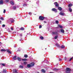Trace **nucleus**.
Returning a JSON list of instances; mask_svg holds the SVG:
<instances>
[{
  "mask_svg": "<svg viewBox=\"0 0 73 73\" xmlns=\"http://www.w3.org/2000/svg\"><path fill=\"white\" fill-rule=\"evenodd\" d=\"M27 63L26 62H23V63H24V64H25V65H26V64H27Z\"/></svg>",
  "mask_w": 73,
  "mask_h": 73,
  "instance_id": "nucleus-37",
  "label": "nucleus"
},
{
  "mask_svg": "<svg viewBox=\"0 0 73 73\" xmlns=\"http://www.w3.org/2000/svg\"><path fill=\"white\" fill-rule=\"evenodd\" d=\"M60 15H61V16H64V13H62L61 12L60 13Z\"/></svg>",
  "mask_w": 73,
  "mask_h": 73,
  "instance_id": "nucleus-24",
  "label": "nucleus"
},
{
  "mask_svg": "<svg viewBox=\"0 0 73 73\" xmlns=\"http://www.w3.org/2000/svg\"><path fill=\"white\" fill-rule=\"evenodd\" d=\"M11 31H13V27H11Z\"/></svg>",
  "mask_w": 73,
  "mask_h": 73,
  "instance_id": "nucleus-40",
  "label": "nucleus"
},
{
  "mask_svg": "<svg viewBox=\"0 0 73 73\" xmlns=\"http://www.w3.org/2000/svg\"><path fill=\"white\" fill-rule=\"evenodd\" d=\"M0 33H1V31H0Z\"/></svg>",
  "mask_w": 73,
  "mask_h": 73,
  "instance_id": "nucleus-54",
  "label": "nucleus"
},
{
  "mask_svg": "<svg viewBox=\"0 0 73 73\" xmlns=\"http://www.w3.org/2000/svg\"><path fill=\"white\" fill-rule=\"evenodd\" d=\"M40 38L41 39V40L44 39V37H43V36H40Z\"/></svg>",
  "mask_w": 73,
  "mask_h": 73,
  "instance_id": "nucleus-31",
  "label": "nucleus"
},
{
  "mask_svg": "<svg viewBox=\"0 0 73 73\" xmlns=\"http://www.w3.org/2000/svg\"><path fill=\"white\" fill-rule=\"evenodd\" d=\"M13 73H17V70H16V69H13Z\"/></svg>",
  "mask_w": 73,
  "mask_h": 73,
  "instance_id": "nucleus-13",
  "label": "nucleus"
},
{
  "mask_svg": "<svg viewBox=\"0 0 73 73\" xmlns=\"http://www.w3.org/2000/svg\"><path fill=\"white\" fill-rule=\"evenodd\" d=\"M73 57H72V58H71L69 60L70 61H72L73 59Z\"/></svg>",
  "mask_w": 73,
  "mask_h": 73,
  "instance_id": "nucleus-36",
  "label": "nucleus"
},
{
  "mask_svg": "<svg viewBox=\"0 0 73 73\" xmlns=\"http://www.w3.org/2000/svg\"><path fill=\"white\" fill-rule=\"evenodd\" d=\"M72 3H70L68 5V7L69 8V7H72Z\"/></svg>",
  "mask_w": 73,
  "mask_h": 73,
  "instance_id": "nucleus-16",
  "label": "nucleus"
},
{
  "mask_svg": "<svg viewBox=\"0 0 73 73\" xmlns=\"http://www.w3.org/2000/svg\"><path fill=\"white\" fill-rule=\"evenodd\" d=\"M52 11H54V12H55L56 13L57 12V9L54 8H52Z\"/></svg>",
  "mask_w": 73,
  "mask_h": 73,
  "instance_id": "nucleus-4",
  "label": "nucleus"
},
{
  "mask_svg": "<svg viewBox=\"0 0 73 73\" xmlns=\"http://www.w3.org/2000/svg\"><path fill=\"white\" fill-rule=\"evenodd\" d=\"M42 28V26L41 25H40L39 27V28Z\"/></svg>",
  "mask_w": 73,
  "mask_h": 73,
  "instance_id": "nucleus-42",
  "label": "nucleus"
},
{
  "mask_svg": "<svg viewBox=\"0 0 73 73\" xmlns=\"http://www.w3.org/2000/svg\"><path fill=\"white\" fill-rule=\"evenodd\" d=\"M44 19H45V17H43L42 16H40L39 17V19L41 21H42V20H43Z\"/></svg>",
  "mask_w": 73,
  "mask_h": 73,
  "instance_id": "nucleus-2",
  "label": "nucleus"
},
{
  "mask_svg": "<svg viewBox=\"0 0 73 73\" xmlns=\"http://www.w3.org/2000/svg\"><path fill=\"white\" fill-rule=\"evenodd\" d=\"M19 68H21L22 69H23V68H24V67L22 65H20L19 66Z\"/></svg>",
  "mask_w": 73,
  "mask_h": 73,
  "instance_id": "nucleus-20",
  "label": "nucleus"
},
{
  "mask_svg": "<svg viewBox=\"0 0 73 73\" xmlns=\"http://www.w3.org/2000/svg\"><path fill=\"white\" fill-rule=\"evenodd\" d=\"M59 69H58L57 68H55L54 69V70H58Z\"/></svg>",
  "mask_w": 73,
  "mask_h": 73,
  "instance_id": "nucleus-29",
  "label": "nucleus"
},
{
  "mask_svg": "<svg viewBox=\"0 0 73 73\" xmlns=\"http://www.w3.org/2000/svg\"><path fill=\"white\" fill-rule=\"evenodd\" d=\"M50 73H53V72H50Z\"/></svg>",
  "mask_w": 73,
  "mask_h": 73,
  "instance_id": "nucleus-52",
  "label": "nucleus"
},
{
  "mask_svg": "<svg viewBox=\"0 0 73 73\" xmlns=\"http://www.w3.org/2000/svg\"><path fill=\"white\" fill-rule=\"evenodd\" d=\"M20 29L21 31H24V28L23 27H22L20 28Z\"/></svg>",
  "mask_w": 73,
  "mask_h": 73,
  "instance_id": "nucleus-21",
  "label": "nucleus"
},
{
  "mask_svg": "<svg viewBox=\"0 0 73 73\" xmlns=\"http://www.w3.org/2000/svg\"><path fill=\"white\" fill-rule=\"evenodd\" d=\"M59 61H62V59H60Z\"/></svg>",
  "mask_w": 73,
  "mask_h": 73,
  "instance_id": "nucleus-47",
  "label": "nucleus"
},
{
  "mask_svg": "<svg viewBox=\"0 0 73 73\" xmlns=\"http://www.w3.org/2000/svg\"><path fill=\"white\" fill-rule=\"evenodd\" d=\"M13 59L14 60H16V56H15L13 58Z\"/></svg>",
  "mask_w": 73,
  "mask_h": 73,
  "instance_id": "nucleus-23",
  "label": "nucleus"
},
{
  "mask_svg": "<svg viewBox=\"0 0 73 73\" xmlns=\"http://www.w3.org/2000/svg\"><path fill=\"white\" fill-rule=\"evenodd\" d=\"M9 20L11 21V22L12 23L15 22V20L13 18H10Z\"/></svg>",
  "mask_w": 73,
  "mask_h": 73,
  "instance_id": "nucleus-5",
  "label": "nucleus"
},
{
  "mask_svg": "<svg viewBox=\"0 0 73 73\" xmlns=\"http://www.w3.org/2000/svg\"><path fill=\"white\" fill-rule=\"evenodd\" d=\"M60 31L61 33H64L65 32V31H64V30L63 29H61L60 30Z\"/></svg>",
  "mask_w": 73,
  "mask_h": 73,
  "instance_id": "nucleus-8",
  "label": "nucleus"
},
{
  "mask_svg": "<svg viewBox=\"0 0 73 73\" xmlns=\"http://www.w3.org/2000/svg\"><path fill=\"white\" fill-rule=\"evenodd\" d=\"M56 45L58 48H60V46L58 44H56Z\"/></svg>",
  "mask_w": 73,
  "mask_h": 73,
  "instance_id": "nucleus-22",
  "label": "nucleus"
},
{
  "mask_svg": "<svg viewBox=\"0 0 73 73\" xmlns=\"http://www.w3.org/2000/svg\"><path fill=\"white\" fill-rule=\"evenodd\" d=\"M14 47L15 48V47H16V46H14Z\"/></svg>",
  "mask_w": 73,
  "mask_h": 73,
  "instance_id": "nucleus-55",
  "label": "nucleus"
},
{
  "mask_svg": "<svg viewBox=\"0 0 73 73\" xmlns=\"http://www.w3.org/2000/svg\"><path fill=\"white\" fill-rule=\"evenodd\" d=\"M6 52H8V53H9L10 54H11V52L8 49H6Z\"/></svg>",
  "mask_w": 73,
  "mask_h": 73,
  "instance_id": "nucleus-11",
  "label": "nucleus"
},
{
  "mask_svg": "<svg viewBox=\"0 0 73 73\" xmlns=\"http://www.w3.org/2000/svg\"><path fill=\"white\" fill-rule=\"evenodd\" d=\"M5 25H2V27H5Z\"/></svg>",
  "mask_w": 73,
  "mask_h": 73,
  "instance_id": "nucleus-43",
  "label": "nucleus"
},
{
  "mask_svg": "<svg viewBox=\"0 0 73 73\" xmlns=\"http://www.w3.org/2000/svg\"><path fill=\"white\" fill-rule=\"evenodd\" d=\"M22 61H27V58L22 59Z\"/></svg>",
  "mask_w": 73,
  "mask_h": 73,
  "instance_id": "nucleus-26",
  "label": "nucleus"
},
{
  "mask_svg": "<svg viewBox=\"0 0 73 73\" xmlns=\"http://www.w3.org/2000/svg\"><path fill=\"white\" fill-rule=\"evenodd\" d=\"M1 52H6L7 51V50L2 49H1Z\"/></svg>",
  "mask_w": 73,
  "mask_h": 73,
  "instance_id": "nucleus-15",
  "label": "nucleus"
},
{
  "mask_svg": "<svg viewBox=\"0 0 73 73\" xmlns=\"http://www.w3.org/2000/svg\"><path fill=\"white\" fill-rule=\"evenodd\" d=\"M24 57H25V58H27L28 57V55L27 54H25Z\"/></svg>",
  "mask_w": 73,
  "mask_h": 73,
  "instance_id": "nucleus-27",
  "label": "nucleus"
},
{
  "mask_svg": "<svg viewBox=\"0 0 73 73\" xmlns=\"http://www.w3.org/2000/svg\"><path fill=\"white\" fill-rule=\"evenodd\" d=\"M37 73H40L39 72H37Z\"/></svg>",
  "mask_w": 73,
  "mask_h": 73,
  "instance_id": "nucleus-53",
  "label": "nucleus"
},
{
  "mask_svg": "<svg viewBox=\"0 0 73 73\" xmlns=\"http://www.w3.org/2000/svg\"><path fill=\"white\" fill-rule=\"evenodd\" d=\"M30 65L31 67H33V66H34V65H35V63L33 62L31 63L30 64Z\"/></svg>",
  "mask_w": 73,
  "mask_h": 73,
  "instance_id": "nucleus-6",
  "label": "nucleus"
},
{
  "mask_svg": "<svg viewBox=\"0 0 73 73\" xmlns=\"http://www.w3.org/2000/svg\"><path fill=\"white\" fill-rule=\"evenodd\" d=\"M6 12V10H5V9L4 10V11H3L4 13H5Z\"/></svg>",
  "mask_w": 73,
  "mask_h": 73,
  "instance_id": "nucleus-38",
  "label": "nucleus"
},
{
  "mask_svg": "<svg viewBox=\"0 0 73 73\" xmlns=\"http://www.w3.org/2000/svg\"><path fill=\"white\" fill-rule=\"evenodd\" d=\"M41 72L42 73H45V70H44V69H42L41 70Z\"/></svg>",
  "mask_w": 73,
  "mask_h": 73,
  "instance_id": "nucleus-17",
  "label": "nucleus"
},
{
  "mask_svg": "<svg viewBox=\"0 0 73 73\" xmlns=\"http://www.w3.org/2000/svg\"><path fill=\"white\" fill-rule=\"evenodd\" d=\"M27 67L28 68H31V64H28L27 65Z\"/></svg>",
  "mask_w": 73,
  "mask_h": 73,
  "instance_id": "nucleus-19",
  "label": "nucleus"
},
{
  "mask_svg": "<svg viewBox=\"0 0 73 73\" xmlns=\"http://www.w3.org/2000/svg\"><path fill=\"white\" fill-rule=\"evenodd\" d=\"M61 48L62 49H63V48H65V46H64V45H62L61 47Z\"/></svg>",
  "mask_w": 73,
  "mask_h": 73,
  "instance_id": "nucleus-25",
  "label": "nucleus"
},
{
  "mask_svg": "<svg viewBox=\"0 0 73 73\" xmlns=\"http://www.w3.org/2000/svg\"><path fill=\"white\" fill-rule=\"evenodd\" d=\"M68 10L70 12H72V9L70 7H69Z\"/></svg>",
  "mask_w": 73,
  "mask_h": 73,
  "instance_id": "nucleus-10",
  "label": "nucleus"
},
{
  "mask_svg": "<svg viewBox=\"0 0 73 73\" xmlns=\"http://www.w3.org/2000/svg\"><path fill=\"white\" fill-rule=\"evenodd\" d=\"M20 36L21 37V39L19 40L20 41H21L22 40V37H23V34H20Z\"/></svg>",
  "mask_w": 73,
  "mask_h": 73,
  "instance_id": "nucleus-7",
  "label": "nucleus"
},
{
  "mask_svg": "<svg viewBox=\"0 0 73 73\" xmlns=\"http://www.w3.org/2000/svg\"><path fill=\"white\" fill-rule=\"evenodd\" d=\"M1 23V21H0V23Z\"/></svg>",
  "mask_w": 73,
  "mask_h": 73,
  "instance_id": "nucleus-50",
  "label": "nucleus"
},
{
  "mask_svg": "<svg viewBox=\"0 0 73 73\" xmlns=\"http://www.w3.org/2000/svg\"><path fill=\"white\" fill-rule=\"evenodd\" d=\"M13 9H14V10H15L16 9V6H14L13 7Z\"/></svg>",
  "mask_w": 73,
  "mask_h": 73,
  "instance_id": "nucleus-30",
  "label": "nucleus"
},
{
  "mask_svg": "<svg viewBox=\"0 0 73 73\" xmlns=\"http://www.w3.org/2000/svg\"><path fill=\"white\" fill-rule=\"evenodd\" d=\"M4 3V2H3V1L1 0L0 1V4H3Z\"/></svg>",
  "mask_w": 73,
  "mask_h": 73,
  "instance_id": "nucleus-14",
  "label": "nucleus"
},
{
  "mask_svg": "<svg viewBox=\"0 0 73 73\" xmlns=\"http://www.w3.org/2000/svg\"><path fill=\"white\" fill-rule=\"evenodd\" d=\"M58 10H59V11H62V9L61 7H58Z\"/></svg>",
  "mask_w": 73,
  "mask_h": 73,
  "instance_id": "nucleus-9",
  "label": "nucleus"
},
{
  "mask_svg": "<svg viewBox=\"0 0 73 73\" xmlns=\"http://www.w3.org/2000/svg\"><path fill=\"white\" fill-rule=\"evenodd\" d=\"M58 31H57L52 32V34L53 35H58Z\"/></svg>",
  "mask_w": 73,
  "mask_h": 73,
  "instance_id": "nucleus-3",
  "label": "nucleus"
},
{
  "mask_svg": "<svg viewBox=\"0 0 73 73\" xmlns=\"http://www.w3.org/2000/svg\"><path fill=\"white\" fill-rule=\"evenodd\" d=\"M44 23H46V21H44Z\"/></svg>",
  "mask_w": 73,
  "mask_h": 73,
  "instance_id": "nucleus-49",
  "label": "nucleus"
},
{
  "mask_svg": "<svg viewBox=\"0 0 73 73\" xmlns=\"http://www.w3.org/2000/svg\"><path fill=\"white\" fill-rule=\"evenodd\" d=\"M10 4H11V5H14V4H15V3H14V2H13V1L10 2Z\"/></svg>",
  "mask_w": 73,
  "mask_h": 73,
  "instance_id": "nucleus-18",
  "label": "nucleus"
},
{
  "mask_svg": "<svg viewBox=\"0 0 73 73\" xmlns=\"http://www.w3.org/2000/svg\"><path fill=\"white\" fill-rule=\"evenodd\" d=\"M0 44H2V43H1V42H0Z\"/></svg>",
  "mask_w": 73,
  "mask_h": 73,
  "instance_id": "nucleus-51",
  "label": "nucleus"
},
{
  "mask_svg": "<svg viewBox=\"0 0 73 73\" xmlns=\"http://www.w3.org/2000/svg\"><path fill=\"white\" fill-rule=\"evenodd\" d=\"M29 15H32V13L31 12H30L29 13Z\"/></svg>",
  "mask_w": 73,
  "mask_h": 73,
  "instance_id": "nucleus-46",
  "label": "nucleus"
},
{
  "mask_svg": "<svg viewBox=\"0 0 73 73\" xmlns=\"http://www.w3.org/2000/svg\"><path fill=\"white\" fill-rule=\"evenodd\" d=\"M1 20H4V18H3V17H1L0 18Z\"/></svg>",
  "mask_w": 73,
  "mask_h": 73,
  "instance_id": "nucleus-35",
  "label": "nucleus"
},
{
  "mask_svg": "<svg viewBox=\"0 0 73 73\" xmlns=\"http://www.w3.org/2000/svg\"><path fill=\"white\" fill-rule=\"evenodd\" d=\"M26 5H27L25 4H24L23 5V7H25V6H26Z\"/></svg>",
  "mask_w": 73,
  "mask_h": 73,
  "instance_id": "nucleus-45",
  "label": "nucleus"
},
{
  "mask_svg": "<svg viewBox=\"0 0 73 73\" xmlns=\"http://www.w3.org/2000/svg\"><path fill=\"white\" fill-rule=\"evenodd\" d=\"M70 71H71V69L69 68H66V73H70Z\"/></svg>",
  "mask_w": 73,
  "mask_h": 73,
  "instance_id": "nucleus-1",
  "label": "nucleus"
},
{
  "mask_svg": "<svg viewBox=\"0 0 73 73\" xmlns=\"http://www.w3.org/2000/svg\"><path fill=\"white\" fill-rule=\"evenodd\" d=\"M58 35H57L56 36H55V37H54V39H57V38H58Z\"/></svg>",
  "mask_w": 73,
  "mask_h": 73,
  "instance_id": "nucleus-28",
  "label": "nucleus"
},
{
  "mask_svg": "<svg viewBox=\"0 0 73 73\" xmlns=\"http://www.w3.org/2000/svg\"><path fill=\"white\" fill-rule=\"evenodd\" d=\"M45 49H46V48H45Z\"/></svg>",
  "mask_w": 73,
  "mask_h": 73,
  "instance_id": "nucleus-56",
  "label": "nucleus"
},
{
  "mask_svg": "<svg viewBox=\"0 0 73 73\" xmlns=\"http://www.w3.org/2000/svg\"><path fill=\"white\" fill-rule=\"evenodd\" d=\"M2 66H5V64H2Z\"/></svg>",
  "mask_w": 73,
  "mask_h": 73,
  "instance_id": "nucleus-39",
  "label": "nucleus"
},
{
  "mask_svg": "<svg viewBox=\"0 0 73 73\" xmlns=\"http://www.w3.org/2000/svg\"><path fill=\"white\" fill-rule=\"evenodd\" d=\"M54 4H57V2H56L54 3Z\"/></svg>",
  "mask_w": 73,
  "mask_h": 73,
  "instance_id": "nucleus-48",
  "label": "nucleus"
},
{
  "mask_svg": "<svg viewBox=\"0 0 73 73\" xmlns=\"http://www.w3.org/2000/svg\"><path fill=\"white\" fill-rule=\"evenodd\" d=\"M6 3H8L9 2V0H6Z\"/></svg>",
  "mask_w": 73,
  "mask_h": 73,
  "instance_id": "nucleus-41",
  "label": "nucleus"
},
{
  "mask_svg": "<svg viewBox=\"0 0 73 73\" xmlns=\"http://www.w3.org/2000/svg\"><path fill=\"white\" fill-rule=\"evenodd\" d=\"M58 27H60V28H62V27L60 25H58Z\"/></svg>",
  "mask_w": 73,
  "mask_h": 73,
  "instance_id": "nucleus-32",
  "label": "nucleus"
},
{
  "mask_svg": "<svg viewBox=\"0 0 73 73\" xmlns=\"http://www.w3.org/2000/svg\"><path fill=\"white\" fill-rule=\"evenodd\" d=\"M0 73H1V72H0Z\"/></svg>",
  "mask_w": 73,
  "mask_h": 73,
  "instance_id": "nucleus-57",
  "label": "nucleus"
},
{
  "mask_svg": "<svg viewBox=\"0 0 73 73\" xmlns=\"http://www.w3.org/2000/svg\"><path fill=\"white\" fill-rule=\"evenodd\" d=\"M55 7H58V4H56L55 5Z\"/></svg>",
  "mask_w": 73,
  "mask_h": 73,
  "instance_id": "nucleus-33",
  "label": "nucleus"
},
{
  "mask_svg": "<svg viewBox=\"0 0 73 73\" xmlns=\"http://www.w3.org/2000/svg\"><path fill=\"white\" fill-rule=\"evenodd\" d=\"M17 59L19 61H21V58H20L17 57Z\"/></svg>",
  "mask_w": 73,
  "mask_h": 73,
  "instance_id": "nucleus-12",
  "label": "nucleus"
},
{
  "mask_svg": "<svg viewBox=\"0 0 73 73\" xmlns=\"http://www.w3.org/2000/svg\"><path fill=\"white\" fill-rule=\"evenodd\" d=\"M59 27H55V28L56 29H58V28H59Z\"/></svg>",
  "mask_w": 73,
  "mask_h": 73,
  "instance_id": "nucleus-44",
  "label": "nucleus"
},
{
  "mask_svg": "<svg viewBox=\"0 0 73 73\" xmlns=\"http://www.w3.org/2000/svg\"><path fill=\"white\" fill-rule=\"evenodd\" d=\"M55 22H56V23L57 24H58V23H59L58 21H56Z\"/></svg>",
  "mask_w": 73,
  "mask_h": 73,
  "instance_id": "nucleus-34",
  "label": "nucleus"
}]
</instances>
